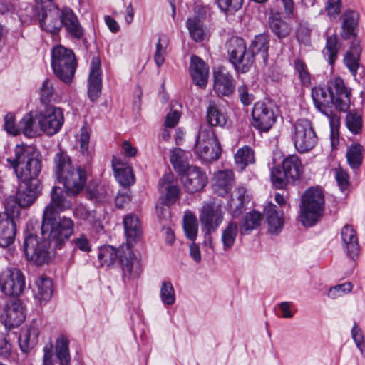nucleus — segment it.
<instances>
[{"label":"nucleus","mask_w":365,"mask_h":365,"mask_svg":"<svg viewBox=\"0 0 365 365\" xmlns=\"http://www.w3.org/2000/svg\"><path fill=\"white\" fill-rule=\"evenodd\" d=\"M269 41V36L266 33L256 35L247 49L243 38H232L228 44L227 54L236 71L242 73L247 72L253 66L257 55L260 56L264 63L267 64Z\"/></svg>","instance_id":"nucleus-1"},{"label":"nucleus","mask_w":365,"mask_h":365,"mask_svg":"<svg viewBox=\"0 0 365 365\" xmlns=\"http://www.w3.org/2000/svg\"><path fill=\"white\" fill-rule=\"evenodd\" d=\"M311 96L315 108L327 117L331 114L332 106L342 112L347 111L350 107L351 90L340 77L329 81L327 88L313 87Z\"/></svg>","instance_id":"nucleus-2"},{"label":"nucleus","mask_w":365,"mask_h":365,"mask_svg":"<svg viewBox=\"0 0 365 365\" xmlns=\"http://www.w3.org/2000/svg\"><path fill=\"white\" fill-rule=\"evenodd\" d=\"M98 258L101 265L109 267L118 262L122 269L125 283L138 278L141 274L140 260L128 245L121 246L118 249L108 245L101 246Z\"/></svg>","instance_id":"nucleus-3"},{"label":"nucleus","mask_w":365,"mask_h":365,"mask_svg":"<svg viewBox=\"0 0 365 365\" xmlns=\"http://www.w3.org/2000/svg\"><path fill=\"white\" fill-rule=\"evenodd\" d=\"M53 165V173L68 195H76L83 190L87 180L86 171L81 166L75 168L66 152L61 150L56 153Z\"/></svg>","instance_id":"nucleus-4"},{"label":"nucleus","mask_w":365,"mask_h":365,"mask_svg":"<svg viewBox=\"0 0 365 365\" xmlns=\"http://www.w3.org/2000/svg\"><path fill=\"white\" fill-rule=\"evenodd\" d=\"M19 182L41 184L38 175L42 169L41 153L30 147L16 145L14 148V158H8Z\"/></svg>","instance_id":"nucleus-5"},{"label":"nucleus","mask_w":365,"mask_h":365,"mask_svg":"<svg viewBox=\"0 0 365 365\" xmlns=\"http://www.w3.org/2000/svg\"><path fill=\"white\" fill-rule=\"evenodd\" d=\"M74 226L73 220L66 216L42 217L41 235L53 243L56 247L60 248L73 234Z\"/></svg>","instance_id":"nucleus-6"},{"label":"nucleus","mask_w":365,"mask_h":365,"mask_svg":"<svg viewBox=\"0 0 365 365\" xmlns=\"http://www.w3.org/2000/svg\"><path fill=\"white\" fill-rule=\"evenodd\" d=\"M324 197L322 191L316 187L307 189L301 197L300 220L305 227H312L324 212Z\"/></svg>","instance_id":"nucleus-7"},{"label":"nucleus","mask_w":365,"mask_h":365,"mask_svg":"<svg viewBox=\"0 0 365 365\" xmlns=\"http://www.w3.org/2000/svg\"><path fill=\"white\" fill-rule=\"evenodd\" d=\"M302 165L296 155H291L284 158L281 166L271 169L270 179L276 189H284L288 184L294 183L300 178Z\"/></svg>","instance_id":"nucleus-8"},{"label":"nucleus","mask_w":365,"mask_h":365,"mask_svg":"<svg viewBox=\"0 0 365 365\" xmlns=\"http://www.w3.org/2000/svg\"><path fill=\"white\" fill-rule=\"evenodd\" d=\"M77 63L74 53L61 45L55 46L51 53V67L55 75L69 83L76 72Z\"/></svg>","instance_id":"nucleus-9"},{"label":"nucleus","mask_w":365,"mask_h":365,"mask_svg":"<svg viewBox=\"0 0 365 365\" xmlns=\"http://www.w3.org/2000/svg\"><path fill=\"white\" fill-rule=\"evenodd\" d=\"M48 238L26 232L23 243L24 252L28 261L41 266L48 263L51 257V244Z\"/></svg>","instance_id":"nucleus-10"},{"label":"nucleus","mask_w":365,"mask_h":365,"mask_svg":"<svg viewBox=\"0 0 365 365\" xmlns=\"http://www.w3.org/2000/svg\"><path fill=\"white\" fill-rule=\"evenodd\" d=\"M195 148L198 157L206 163L217 160L222 154L220 142L211 128H200Z\"/></svg>","instance_id":"nucleus-11"},{"label":"nucleus","mask_w":365,"mask_h":365,"mask_svg":"<svg viewBox=\"0 0 365 365\" xmlns=\"http://www.w3.org/2000/svg\"><path fill=\"white\" fill-rule=\"evenodd\" d=\"M292 140L296 150L300 153L312 150L318 143L312 123L306 118L297 120L293 125Z\"/></svg>","instance_id":"nucleus-12"},{"label":"nucleus","mask_w":365,"mask_h":365,"mask_svg":"<svg viewBox=\"0 0 365 365\" xmlns=\"http://www.w3.org/2000/svg\"><path fill=\"white\" fill-rule=\"evenodd\" d=\"M41 130L47 135L58 133L64 123L63 110L58 107L47 105L37 116Z\"/></svg>","instance_id":"nucleus-13"},{"label":"nucleus","mask_w":365,"mask_h":365,"mask_svg":"<svg viewBox=\"0 0 365 365\" xmlns=\"http://www.w3.org/2000/svg\"><path fill=\"white\" fill-rule=\"evenodd\" d=\"M252 125L267 132L276 121L275 106L271 101H258L252 111Z\"/></svg>","instance_id":"nucleus-14"},{"label":"nucleus","mask_w":365,"mask_h":365,"mask_svg":"<svg viewBox=\"0 0 365 365\" xmlns=\"http://www.w3.org/2000/svg\"><path fill=\"white\" fill-rule=\"evenodd\" d=\"M26 282L22 272L16 268H8L0 274V290L8 296L18 297L24 291Z\"/></svg>","instance_id":"nucleus-15"},{"label":"nucleus","mask_w":365,"mask_h":365,"mask_svg":"<svg viewBox=\"0 0 365 365\" xmlns=\"http://www.w3.org/2000/svg\"><path fill=\"white\" fill-rule=\"evenodd\" d=\"M60 19L63 27L71 39L85 41V30L73 9L63 6L60 10Z\"/></svg>","instance_id":"nucleus-16"},{"label":"nucleus","mask_w":365,"mask_h":365,"mask_svg":"<svg viewBox=\"0 0 365 365\" xmlns=\"http://www.w3.org/2000/svg\"><path fill=\"white\" fill-rule=\"evenodd\" d=\"M160 192L159 200L167 207L174 205L180 195V188L176 182H174L173 174L168 173L163 175L158 182Z\"/></svg>","instance_id":"nucleus-17"},{"label":"nucleus","mask_w":365,"mask_h":365,"mask_svg":"<svg viewBox=\"0 0 365 365\" xmlns=\"http://www.w3.org/2000/svg\"><path fill=\"white\" fill-rule=\"evenodd\" d=\"M50 195L51 200L44 208L43 217L58 216L59 213L71 208L72 202L60 187L53 186Z\"/></svg>","instance_id":"nucleus-18"},{"label":"nucleus","mask_w":365,"mask_h":365,"mask_svg":"<svg viewBox=\"0 0 365 365\" xmlns=\"http://www.w3.org/2000/svg\"><path fill=\"white\" fill-rule=\"evenodd\" d=\"M60 10L58 6L56 9L46 10L42 7L36 6L34 9L35 14H38V19L43 30L52 34H58L62 28L60 19Z\"/></svg>","instance_id":"nucleus-19"},{"label":"nucleus","mask_w":365,"mask_h":365,"mask_svg":"<svg viewBox=\"0 0 365 365\" xmlns=\"http://www.w3.org/2000/svg\"><path fill=\"white\" fill-rule=\"evenodd\" d=\"M223 220V213L220 205L214 203L205 205L200 215L202 230H216Z\"/></svg>","instance_id":"nucleus-20"},{"label":"nucleus","mask_w":365,"mask_h":365,"mask_svg":"<svg viewBox=\"0 0 365 365\" xmlns=\"http://www.w3.org/2000/svg\"><path fill=\"white\" fill-rule=\"evenodd\" d=\"M182 180L187 192L195 193L202 190L207 183V177L200 168L192 166L182 175Z\"/></svg>","instance_id":"nucleus-21"},{"label":"nucleus","mask_w":365,"mask_h":365,"mask_svg":"<svg viewBox=\"0 0 365 365\" xmlns=\"http://www.w3.org/2000/svg\"><path fill=\"white\" fill-rule=\"evenodd\" d=\"M213 90L220 98L231 96L235 91V80L232 75L222 69L214 71Z\"/></svg>","instance_id":"nucleus-22"},{"label":"nucleus","mask_w":365,"mask_h":365,"mask_svg":"<svg viewBox=\"0 0 365 365\" xmlns=\"http://www.w3.org/2000/svg\"><path fill=\"white\" fill-rule=\"evenodd\" d=\"M101 63L98 57H93L88 76V96L91 101H95L100 96L102 89Z\"/></svg>","instance_id":"nucleus-23"},{"label":"nucleus","mask_w":365,"mask_h":365,"mask_svg":"<svg viewBox=\"0 0 365 365\" xmlns=\"http://www.w3.org/2000/svg\"><path fill=\"white\" fill-rule=\"evenodd\" d=\"M342 247L346 255L352 260L359 257L360 246L356 231L351 225H345L341 230Z\"/></svg>","instance_id":"nucleus-24"},{"label":"nucleus","mask_w":365,"mask_h":365,"mask_svg":"<svg viewBox=\"0 0 365 365\" xmlns=\"http://www.w3.org/2000/svg\"><path fill=\"white\" fill-rule=\"evenodd\" d=\"M41 190V184L19 182L16 202L22 207H29L36 201Z\"/></svg>","instance_id":"nucleus-25"},{"label":"nucleus","mask_w":365,"mask_h":365,"mask_svg":"<svg viewBox=\"0 0 365 365\" xmlns=\"http://www.w3.org/2000/svg\"><path fill=\"white\" fill-rule=\"evenodd\" d=\"M16 225L14 219L6 212L0 213V247H9L14 242Z\"/></svg>","instance_id":"nucleus-26"},{"label":"nucleus","mask_w":365,"mask_h":365,"mask_svg":"<svg viewBox=\"0 0 365 365\" xmlns=\"http://www.w3.org/2000/svg\"><path fill=\"white\" fill-rule=\"evenodd\" d=\"M6 326L12 328L19 326L25 320L24 308L21 300L14 297L5 308Z\"/></svg>","instance_id":"nucleus-27"},{"label":"nucleus","mask_w":365,"mask_h":365,"mask_svg":"<svg viewBox=\"0 0 365 365\" xmlns=\"http://www.w3.org/2000/svg\"><path fill=\"white\" fill-rule=\"evenodd\" d=\"M190 73L195 84L205 88L207 84L209 66L200 57L193 55L190 58Z\"/></svg>","instance_id":"nucleus-28"},{"label":"nucleus","mask_w":365,"mask_h":365,"mask_svg":"<svg viewBox=\"0 0 365 365\" xmlns=\"http://www.w3.org/2000/svg\"><path fill=\"white\" fill-rule=\"evenodd\" d=\"M359 14L354 10L348 9L341 16L340 36L344 40L357 39L356 30L359 26Z\"/></svg>","instance_id":"nucleus-29"},{"label":"nucleus","mask_w":365,"mask_h":365,"mask_svg":"<svg viewBox=\"0 0 365 365\" xmlns=\"http://www.w3.org/2000/svg\"><path fill=\"white\" fill-rule=\"evenodd\" d=\"M269 231L274 235H278L284 227V217L282 212L277 210V207L272 202L268 203L264 207Z\"/></svg>","instance_id":"nucleus-30"},{"label":"nucleus","mask_w":365,"mask_h":365,"mask_svg":"<svg viewBox=\"0 0 365 365\" xmlns=\"http://www.w3.org/2000/svg\"><path fill=\"white\" fill-rule=\"evenodd\" d=\"M362 49L360 46V41L354 39L352 41L350 48L344 56V63L349 69L353 76H356L360 68V56Z\"/></svg>","instance_id":"nucleus-31"},{"label":"nucleus","mask_w":365,"mask_h":365,"mask_svg":"<svg viewBox=\"0 0 365 365\" xmlns=\"http://www.w3.org/2000/svg\"><path fill=\"white\" fill-rule=\"evenodd\" d=\"M123 225L127 245L131 247L141 238L142 230L139 220L134 215H128L124 217Z\"/></svg>","instance_id":"nucleus-32"},{"label":"nucleus","mask_w":365,"mask_h":365,"mask_svg":"<svg viewBox=\"0 0 365 365\" xmlns=\"http://www.w3.org/2000/svg\"><path fill=\"white\" fill-rule=\"evenodd\" d=\"M39 330L35 324L22 329L19 336V345L23 353H29L38 343Z\"/></svg>","instance_id":"nucleus-33"},{"label":"nucleus","mask_w":365,"mask_h":365,"mask_svg":"<svg viewBox=\"0 0 365 365\" xmlns=\"http://www.w3.org/2000/svg\"><path fill=\"white\" fill-rule=\"evenodd\" d=\"M34 296L40 303H46L51 299L53 294L52 281L47 277L41 276L35 279L32 287Z\"/></svg>","instance_id":"nucleus-34"},{"label":"nucleus","mask_w":365,"mask_h":365,"mask_svg":"<svg viewBox=\"0 0 365 365\" xmlns=\"http://www.w3.org/2000/svg\"><path fill=\"white\" fill-rule=\"evenodd\" d=\"M215 182L212 189L218 195L224 196L228 194L234 182V174L231 170L219 171L215 175Z\"/></svg>","instance_id":"nucleus-35"},{"label":"nucleus","mask_w":365,"mask_h":365,"mask_svg":"<svg viewBox=\"0 0 365 365\" xmlns=\"http://www.w3.org/2000/svg\"><path fill=\"white\" fill-rule=\"evenodd\" d=\"M227 114L220 110L216 102L213 100L209 101L206 108V120L210 125L207 128H224L227 123Z\"/></svg>","instance_id":"nucleus-36"},{"label":"nucleus","mask_w":365,"mask_h":365,"mask_svg":"<svg viewBox=\"0 0 365 365\" xmlns=\"http://www.w3.org/2000/svg\"><path fill=\"white\" fill-rule=\"evenodd\" d=\"M115 178L120 185L128 187L135 182V175L131 167L122 164L119 159L112 160Z\"/></svg>","instance_id":"nucleus-37"},{"label":"nucleus","mask_w":365,"mask_h":365,"mask_svg":"<svg viewBox=\"0 0 365 365\" xmlns=\"http://www.w3.org/2000/svg\"><path fill=\"white\" fill-rule=\"evenodd\" d=\"M341 42L336 34L328 36L326 38L325 46L322 54L330 66H334L338 58L339 51L341 48Z\"/></svg>","instance_id":"nucleus-38"},{"label":"nucleus","mask_w":365,"mask_h":365,"mask_svg":"<svg viewBox=\"0 0 365 365\" xmlns=\"http://www.w3.org/2000/svg\"><path fill=\"white\" fill-rule=\"evenodd\" d=\"M269 26L272 32L279 39L287 37L292 31L291 26L282 19L278 12L271 14L269 18Z\"/></svg>","instance_id":"nucleus-39"},{"label":"nucleus","mask_w":365,"mask_h":365,"mask_svg":"<svg viewBox=\"0 0 365 365\" xmlns=\"http://www.w3.org/2000/svg\"><path fill=\"white\" fill-rule=\"evenodd\" d=\"M55 355L59 365H70L71 356L69 349V340L64 335L59 336L56 341Z\"/></svg>","instance_id":"nucleus-40"},{"label":"nucleus","mask_w":365,"mask_h":365,"mask_svg":"<svg viewBox=\"0 0 365 365\" xmlns=\"http://www.w3.org/2000/svg\"><path fill=\"white\" fill-rule=\"evenodd\" d=\"M238 233V225L236 222H230L222 230L221 241L223 250L228 251L235 245Z\"/></svg>","instance_id":"nucleus-41"},{"label":"nucleus","mask_w":365,"mask_h":365,"mask_svg":"<svg viewBox=\"0 0 365 365\" xmlns=\"http://www.w3.org/2000/svg\"><path fill=\"white\" fill-rule=\"evenodd\" d=\"M234 158L236 168L240 171L245 170L249 164L255 163L254 151L247 145L238 149Z\"/></svg>","instance_id":"nucleus-42"},{"label":"nucleus","mask_w":365,"mask_h":365,"mask_svg":"<svg viewBox=\"0 0 365 365\" xmlns=\"http://www.w3.org/2000/svg\"><path fill=\"white\" fill-rule=\"evenodd\" d=\"M90 133L86 128H82L79 138V151L84 158L85 167L89 165L92 160L93 149L89 146Z\"/></svg>","instance_id":"nucleus-43"},{"label":"nucleus","mask_w":365,"mask_h":365,"mask_svg":"<svg viewBox=\"0 0 365 365\" xmlns=\"http://www.w3.org/2000/svg\"><path fill=\"white\" fill-rule=\"evenodd\" d=\"M364 147L359 143H354L350 145L346 152L348 164L352 169L359 168L363 160Z\"/></svg>","instance_id":"nucleus-44"},{"label":"nucleus","mask_w":365,"mask_h":365,"mask_svg":"<svg viewBox=\"0 0 365 365\" xmlns=\"http://www.w3.org/2000/svg\"><path fill=\"white\" fill-rule=\"evenodd\" d=\"M183 228L185 236L194 242L198 232V222L197 217L190 212H186L184 216Z\"/></svg>","instance_id":"nucleus-45"},{"label":"nucleus","mask_w":365,"mask_h":365,"mask_svg":"<svg viewBox=\"0 0 365 365\" xmlns=\"http://www.w3.org/2000/svg\"><path fill=\"white\" fill-rule=\"evenodd\" d=\"M19 134L22 133L26 137L33 138L37 135V127L31 113H26L19 121Z\"/></svg>","instance_id":"nucleus-46"},{"label":"nucleus","mask_w":365,"mask_h":365,"mask_svg":"<svg viewBox=\"0 0 365 365\" xmlns=\"http://www.w3.org/2000/svg\"><path fill=\"white\" fill-rule=\"evenodd\" d=\"M186 26L189 31L190 37L195 42H201L205 39V31L202 21L187 19L186 21Z\"/></svg>","instance_id":"nucleus-47"},{"label":"nucleus","mask_w":365,"mask_h":365,"mask_svg":"<svg viewBox=\"0 0 365 365\" xmlns=\"http://www.w3.org/2000/svg\"><path fill=\"white\" fill-rule=\"evenodd\" d=\"M346 125L353 134H359L363 126L362 115L356 110L349 112L346 116Z\"/></svg>","instance_id":"nucleus-48"},{"label":"nucleus","mask_w":365,"mask_h":365,"mask_svg":"<svg viewBox=\"0 0 365 365\" xmlns=\"http://www.w3.org/2000/svg\"><path fill=\"white\" fill-rule=\"evenodd\" d=\"M262 220V215L256 210L248 212L244 217L243 223L241 226L242 233L246 234L252 230L256 229L259 225Z\"/></svg>","instance_id":"nucleus-49"},{"label":"nucleus","mask_w":365,"mask_h":365,"mask_svg":"<svg viewBox=\"0 0 365 365\" xmlns=\"http://www.w3.org/2000/svg\"><path fill=\"white\" fill-rule=\"evenodd\" d=\"M169 42L168 38L164 36H160L155 46V52L154 61L156 66L160 68L165 62V57L167 54V48Z\"/></svg>","instance_id":"nucleus-50"},{"label":"nucleus","mask_w":365,"mask_h":365,"mask_svg":"<svg viewBox=\"0 0 365 365\" xmlns=\"http://www.w3.org/2000/svg\"><path fill=\"white\" fill-rule=\"evenodd\" d=\"M160 297L163 304L165 306H171L175 302V292L170 282L163 281L161 284Z\"/></svg>","instance_id":"nucleus-51"},{"label":"nucleus","mask_w":365,"mask_h":365,"mask_svg":"<svg viewBox=\"0 0 365 365\" xmlns=\"http://www.w3.org/2000/svg\"><path fill=\"white\" fill-rule=\"evenodd\" d=\"M294 67L302 86L309 87L311 85V74L306 63L300 58L294 61Z\"/></svg>","instance_id":"nucleus-52"},{"label":"nucleus","mask_w":365,"mask_h":365,"mask_svg":"<svg viewBox=\"0 0 365 365\" xmlns=\"http://www.w3.org/2000/svg\"><path fill=\"white\" fill-rule=\"evenodd\" d=\"M170 161L175 170L180 175H183L188 170V168L192 167L182 160L181 150H173L170 156Z\"/></svg>","instance_id":"nucleus-53"},{"label":"nucleus","mask_w":365,"mask_h":365,"mask_svg":"<svg viewBox=\"0 0 365 365\" xmlns=\"http://www.w3.org/2000/svg\"><path fill=\"white\" fill-rule=\"evenodd\" d=\"M246 189L243 187H238L236 190V199L232 197L230 206L233 209L234 215H238L241 213L244 205L247 201V197L245 195Z\"/></svg>","instance_id":"nucleus-54"},{"label":"nucleus","mask_w":365,"mask_h":365,"mask_svg":"<svg viewBox=\"0 0 365 365\" xmlns=\"http://www.w3.org/2000/svg\"><path fill=\"white\" fill-rule=\"evenodd\" d=\"M351 337L360 351L361 355L365 357V338L364 334L356 322L354 323L351 329Z\"/></svg>","instance_id":"nucleus-55"},{"label":"nucleus","mask_w":365,"mask_h":365,"mask_svg":"<svg viewBox=\"0 0 365 365\" xmlns=\"http://www.w3.org/2000/svg\"><path fill=\"white\" fill-rule=\"evenodd\" d=\"M54 94L53 85L49 79H46L40 88V101L46 106L49 105Z\"/></svg>","instance_id":"nucleus-56"},{"label":"nucleus","mask_w":365,"mask_h":365,"mask_svg":"<svg viewBox=\"0 0 365 365\" xmlns=\"http://www.w3.org/2000/svg\"><path fill=\"white\" fill-rule=\"evenodd\" d=\"M218 7L223 12L233 14L241 9L243 0H215Z\"/></svg>","instance_id":"nucleus-57"},{"label":"nucleus","mask_w":365,"mask_h":365,"mask_svg":"<svg viewBox=\"0 0 365 365\" xmlns=\"http://www.w3.org/2000/svg\"><path fill=\"white\" fill-rule=\"evenodd\" d=\"M74 250H79L84 252L91 251V243L85 234H80L71 241Z\"/></svg>","instance_id":"nucleus-58"},{"label":"nucleus","mask_w":365,"mask_h":365,"mask_svg":"<svg viewBox=\"0 0 365 365\" xmlns=\"http://www.w3.org/2000/svg\"><path fill=\"white\" fill-rule=\"evenodd\" d=\"M4 128L6 132L13 135L19 134V125L15 123V116L13 113H9L4 117Z\"/></svg>","instance_id":"nucleus-59"},{"label":"nucleus","mask_w":365,"mask_h":365,"mask_svg":"<svg viewBox=\"0 0 365 365\" xmlns=\"http://www.w3.org/2000/svg\"><path fill=\"white\" fill-rule=\"evenodd\" d=\"M336 182L342 192L346 190L349 186V177L346 171L341 168L336 170Z\"/></svg>","instance_id":"nucleus-60"},{"label":"nucleus","mask_w":365,"mask_h":365,"mask_svg":"<svg viewBox=\"0 0 365 365\" xmlns=\"http://www.w3.org/2000/svg\"><path fill=\"white\" fill-rule=\"evenodd\" d=\"M341 0H328L325 6V10L328 16L331 18H335L341 11Z\"/></svg>","instance_id":"nucleus-61"},{"label":"nucleus","mask_w":365,"mask_h":365,"mask_svg":"<svg viewBox=\"0 0 365 365\" xmlns=\"http://www.w3.org/2000/svg\"><path fill=\"white\" fill-rule=\"evenodd\" d=\"M237 91L239 93L240 99L242 104L245 106L250 105L253 101V95L249 93L248 88L245 85H242L238 87Z\"/></svg>","instance_id":"nucleus-62"},{"label":"nucleus","mask_w":365,"mask_h":365,"mask_svg":"<svg viewBox=\"0 0 365 365\" xmlns=\"http://www.w3.org/2000/svg\"><path fill=\"white\" fill-rule=\"evenodd\" d=\"M210 12V8L204 5H196L194 9V16L189 17L190 19H196L203 22Z\"/></svg>","instance_id":"nucleus-63"},{"label":"nucleus","mask_w":365,"mask_h":365,"mask_svg":"<svg viewBox=\"0 0 365 365\" xmlns=\"http://www.w3.org/2000/svg\"><path fill=\"white\" fill-rule=\"evenodd\" d=\"M43 365H54L53 346L51 343L43 347Z\"/></svg>","instance_id":"nucleus-64"}]
</instances>
